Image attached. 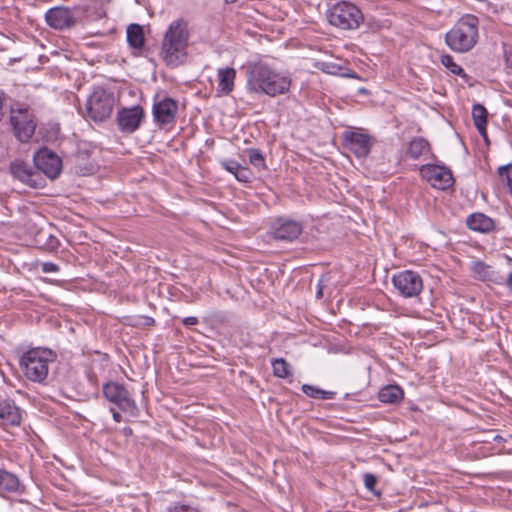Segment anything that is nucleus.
<instances>
[{"label":"nucleus","instance_id":"nucleus-1","mask_svg":"<svg viewBox=\"0 0 512 512\" xmlns=\"http://www.w3.org/2000/svg\"><path fill=\"white\" fill-rule=\"evenodd\" d=\"M246 87L250 92L276 97L290 90L291 79L264 62H255L247 67Z\"/></svg>","mask_w":512,"mask_h":512},{"label":"nucleus","instance_id":"nucleus-2","mask_svg":"<svg viewBox=\"0 0 512 512\" xmlns=\"http://www.w3.org/2000/svg\"><path fill=\"white\" fill-rule=\"evenodd\" d=\"M188 41L187 22L182 18L171 22L164 33L159 54L167 67L176 68L186 62Z\"/></svg>","mask_w":512,"mask_h":512},{"label":"nucleus","instance_id":"nucleus-3","mask_svg":"<svg viewBox=\"0 0 512 512\" xmlns=\"http://www.w3.org/2000/svg\"><path fill=\"white\" fill-rule=\"evenodd\" d=\"M479 19L472 14L462 16L445 35V42L457 53L470 51L478 40Z\"/></svg>","mask_w":512,"mask_h":512},{"label":"nucleus","instance_id":"nucleus-4","mask_svg":"<svg viewBox=\"0 0 512 512\" xmlns=\"http://www.w3.org/2000/svg\"><path fill=\"white\" fill-rule=\"evenodd\" d=\"M56 358L55 353L48 348H32L20 358V367L27 379L41 383L47 376L49 364Z\"/></svg>","mask_w":512,"mask_h":512},{"label":"nucleus","instance_id":"nucleus-5","mask_svg":"<svg viewBox=\"0 0 512 512\" xmlns=\"http://www.w3.org/2000/svg\"><path fill=\"white\" fill-rule=\"evenodd\" d=\"M328 22L342 30L359 28L364 20L361 10L353 3L341 1L334 4L327 12Z\"/></svg>","mask_w":512,"mask_h":512},{"label":"nucleus","instance_id":"nucleus-6","mask_svg":"<svg viewBox=\"0 0 512 512\" xmlns=\"http://www.w3.org/2000/svg\"><path fill=\"white\" fill-rule=\"evenodd\" d=\"M114 104V94L104 88L98 87L87 99V116L94 122H103L110 117Z\"/></svg>","mask_w":512,"mask_h":512},{"label":"nucleus","instance_id":"nucleus-7","mask_svg":"<svg viewBox=\"0 0 512 512\" xmlns=\"http://www.w3.org/2000/svg\"><path fill=\"white\" fill-rule=\"evenodd\" d=\"M10 123L16 138L26 143L35 133L36 120L28 106L17 104L10 109Z\"/></svg>","mask_w":512,"mask_h":512},{"label":"nucleus","instance_id":"nucleus-8","mask_svg":"<svg viewBox=\"0 0 512 512\" xmlns=\"http://www.w3.org/2000/svg\"><path fill=\"white\" fill-rule=\"evenodd\" d=\"M103 395L108 401L116 404L123 412L134 414L137 410L135 401L131 398L129 391L122 384L117 382H107L103 386Z\"/></svg>","mask_w":512,"mask_h":512},{"label":"nucleus","instance_id":"nucleus-9","mask_svg":"<svg viewBox=\"0 0 512 512\" xmlns=\"http://www.w3.org/2000/svg\"><path fill=\"white\" fill-rule=\"evenodd\" d=\"M392 283L398 292L404 297L419 295L423 289L421 276L414 271L404 270L393 275Z\"/></svg>","mask_w":512,"mask_h":512},{"label":"nucleus","instance_id":"nucleus-10","mask_svg":"<svg viewBox=\"0 0 512 512\" xmlns=\"http://www.w3.org/2000/svg\"><path fill=\"white\" fill-rule=\"evenodd\" d=\"M35 168L42 175H46L50 179L59 176L62 168L61 159L48 148H42L37 151L33 158Z\"/></svg>","mask_w":512,"mask_h":512},{"label":"nucleus","instance_id":"nucleus-11","mask_svg":"<svg viewBox=\"0 0 512 512\" xmlns=\"http://www.w3.org/2000/svg\"><path fill=\"white\" fill-rule=\"evenodd\" d=\"M76 10L77 7H52L45 13L46 23L55 30L70 29L74 27L78 21L75 17Z\"/></svg>","mask_w":512,"mask_h":512},{"label":"nucleus","instance_id":"nucleus-12","mask_svg":"<svg viewBox=\"0 0 512 512\" xmlns=\"http://www.w3.org/2000/svg\"><path fill=\"white\" fill-rule=\"evenodd\" d=\"M344 147L358 158H364L370 153L371 137L361 130H345L342 133Z\"/></svg>","mask_w":512,"mask_h":512},{"label":"nucleus","instance_id":"nucleus-13","mask_svg":"<svg viewBox=\"0 0 512 512\" xmlns=\"http://www.w3.org/2000/svg\"><path fill=\"white\" fill-rule=\"evenodd\" d=\"M420 173L434 188L445 190L453 185L452 172L444 166L425 164L420 167Z\"/></svg>","mask_w":512,"mask_h":512},{"label":"nucleus","instance_id":"nucleus-14","mask_svg":"<svg viewBox=\"0 0 512 512\" xmlns=\"http://www.w3.org/2000/svg\"><path fill=\"white\" fill-rule=\"evenodd\" d=\"M10 172L14 178L18 179L29 187L42 188L45 186V179L39 173V171L24 161L15 160L11 162Z\"/></svg>","mask_w":512,"mask_h":512},{"label":"nucleus","instance_id":"nucleus-15","mask_svg":"<svg viewBox=\"0 0 512 512\" xmlns=\"http://www.w3.org/2000/svg\"><path fill=\"white\" fill-rule=\"evenodd\" d=\"M302 233L300 222L280 217L274 220L270 226V234L275 240L291 242Z\"/></svg>","mask_w":512,"mask_h":512},{"label":"nucleus","instance_id":"nucleus-16","mask_svg":"<svg viewBox=\"0 0 512 512\" xmlns=\"http://www.w3.org/2000/svg\"><path fill=\"white\" fill-rule=\"evenodd\" d=\"M143 118L144 110L139 105L122 108L117 113L118 128L123 133H133L139 128Z\"/></svg>","mask_w":512,"mask_h":512},{"label":"nucleus","instance_id":"nucleus-17","mask_svg":"<svg viewBox=\"0 0 512 512\" xmlns=\"http://www.w3.org/2000/svg\"><path fill=\"white\" fill-rule=\"evenodd\" d=\"M177 112L178 102L171 97L155 102L152 107L154 121L159 126L172 124L175 121Z\"/></svg>","mask_w":512,"mask_h":512},{"label":"nucleus","instance_id":"nucleus-18","mask_svg":"<svg viewBox=\"0 0 512 512\" xmlns=\"http://www.w3.org/2000/svg\"><path fill=\"white\" fill-rule=\"evenodd\" d=\"M126 39L128 46L132 49V55L135 57L141 56L145 46L143 27L137 23L129 24L126 29Z\"/></svg>","mask_w":512,"mask_h":512},{"label":"nucleus","instance_id":"nucleus-19","mask_svg":"<svg viewBox=\"0 0 512 512\" xmlns=\"http://www.w3.org/2000/svg\"><path fill=\"white\" fill-rule=\"evenodd\" d=\"M0 419L5 426H19L22 420L21 410L13 400H0Z\"/></svg>","mask_w":512,"mask_h":512},{"label":"nucleus","instance_id":"nucleus-20","mask_svg":"<svg viewBox=\"0 0 512 512\" xmlns=\"http://www.w3.org/2000/svg\"><path fill=\"white\" fill-rule=\"evenodd\" d=\"M218 74L217 95L224 96L230 94L234 89L236 70L232 67L220 68Z\"/></svg>","mask_w":512,"mask_h":512},{"label":"nucleus","instance_id":"nucleus-21","mask_svg":"<svg viewBox=\"0 0 512 512\" xmlns=\"http://www.w3.org/2000/svg\"><path fill=\"white\" fill-rule=\"evenodd\" d=\"M466 225L470 230L489 233L495 229V224L492 218L483 213H473L466 219Z\"/></svg>","mask_w":512,"mask_h":512},{"label":"nucleus","instance_id":"nucleus-22","mask_svg":"<svg viewBox=\"0 0 512 512\" xmlns=\"http://www.w3.org/2000/svg\"><path fill=\"white\" fill-rule=\"evenodd\" d=\"M36 245L45 251L54 252L60 247L59 239L49 229L41 228L35 235Z\"/></svg>","mask_w":512,"mask_h":512},{"label":"nucleus","instance_id":"nucleus-23","mask_svg":"<svg viewBox=\"0 0 512 512\" xmlns=\"http://www.w3.org/2000/svg\"><path fill=\"white\" fill-rule=\"evenodd\" d=\"M404 398L403 389L396 384H389L382 387L378 392V399L382 403L399 404Z\"/></svg>","mask_w":512,"mask_h":512},{"label":"nucleus","instance_id":"nucleus-24","mask_svg":"<svg viewBox=\"0 0 512 512\" xmlns=\"http://www.w3.org/2000/svg\"><path fill=\"white\" fill-rule=\"evenodd\" d=\"M20 488L19 478L15 474L2 469L0 473V495L17 493L20 491Z\"/></svg>","mask_w":512,"mask_h":512},{"label":"nucleus","instance_id":"nucleus-25","mask_svg":"<svg viewBox=\"0 0 512 512\" xmlns=\"http://www.w3.org/2000/svg\"><path fill=\"white\" fill-rule=\"evenodd\" d=\"M472 118L474 121V125L476 129L478 130L479 134L483 136L484 138L487 137V118H488V112L486 108L481 104H474L472 107Z\"/></svg>","mask_w":512,"mask_h":512},{"label":"nucleus","instance_id":"nucleus-26","mask_svg":"<svg viewBox=\"0 0 512 512\" xmlns=\"http://www.w3.org/2000/svg\"><path fill=\"white\" fill-rule=\"evenodd\" d=\"M429 149L430 145L428 141L422 137H415L409 142L406 154L412 159H418L424 153L428 152Z\"/></svg>","mask_w":512,"mask_h":512},{"label":"nucleus","instance_id":"nucleus-27","mask_svg":"<svg viewBox=\"0 0 512 512\" xmlns=\"http://www.w3.org/2000/svg\"><path fill=\"white\" fill-rule=\"evenodd\" d=\"M301 389L305 395L314 399L332 400L336 396V392L334 391L323 390L310 384L302 385Z\"/></svg>","mask_w":512,"mask_h":512},{"label":"nucleus","instance_id":"nucleus-28","mask_svg":"<svg viewBox=\"0 0 512 512\" xmlns=\"http://www.w3.org/2000/svg\"><path fill=\"white\" fill-rule=\"evenodd\" d=\"M271 365L275 377L285 379L292 375L291 366L284 358L272 359Z\"/></svg>","mask_w":512,"mask_h":512},{"label":"nucleus","instance_id":"nucleus-29","mask_svg":"<svg viewBox=\"0 0 512 512\" xmlns=\"http://www.w3.org/2000/svg\"><path fill=\"white\" fill-rule=\"evenodd\" d=\"M472 271L482 281L492 280V276L495 273L491 266L480 260L472 263Z\"/></svg>","mask_w":512,"mask_h":512},{"label":"nucleus","instance_id":"nucleus-30","mask_svg":"<svg viewBox=\"0 0 512 512\" xmlns=\"http://www.w3.org/2000/svg\"><path fill=\"white\" fill-rule=\"evenodd\" d=\"M246 152L248 154L249 162L251 165H253L258 170L266 168L265 158L259 149L249 148L246 150Z\"/></svg>","mask_w":512,"mask_h":512},{"label":"nucleus","instance_id":"nucleus-31","mask_svg":"<svg viewBox=\"0 0 512 512\" xmlns=\"http://www.w3.org/2000/svg\"><path fill=\"white\" fill-rule=\"evenodd\" d=\"M441 63L451 73L458 75V76H462V77L467 76L466 73L464 72L463 68L460 67L457 63H455V61L451 55H448V54L442 55Z\"/></svg>","mask_w":512,"mask_h":512},{"label":"nucleus","instance_id":"nucleus-32","mask_svg":"<svg viewBox=\"0 0 512 512\" xmlns=\"http://www.w3.org/2000/svg\"><path fill=\"white\" fill-rule=\"evenodd\" d=\"M498 175L502 183H504L512 196V164H507L498 168Z\"/></svg>","mask_w":512,"mask_h":512},{"label":"nucleus","instance_id":"nucleus-33","mask_svg":"<svg viewBox=\"0 0 512 512\" xmlns=\"http://www.w3.org/2000/svg\"><path fill=\"white\" fill-rule=\"evenodd\" d=\"M235 178L239 182L248 183V182H250L252 180L253 173L250 170V168L241 165L240 168L238 169L237 173H236Z\"/></svg>","mask_w":512,"mask_h":512},{"label":"nucleus","instance_id":"nucleus-34","mask_svg":"<svg viewBox=\"0 0 512 512\" xmlns=\"http://www.w3.org/2000/svg\"><path fill=\"white\" fill-rule=\"evenodd\" d=\"M364 485L367 490L373 492L376 495H380V492L375 491V486L377 483V478L372 473H365L363 476Z\"/></svg>","mask_w":512,"mask_h":512},{"label":"nucleus","instance_id":"nucleus-35","mask_svg":"<svg viewBox=\"0 0 512 512\" xmlns=\"http://www.w3.org/2000/svg\"><path fill=\"white\" fill-rule=\"evenodd\" d=\"M220 165L223 169H225L229 173L233 174L234 176H236V173L241 166L236 160H232V159L222 160L220 162Z\"/></svg>","mask_w":512,"mask_h":512},{"label":"nucleus","instance_id":"nucleus-36","mask_svg":"<svg viewBox=\"0 0 512 512\" xmlns=\"http://www.w3.org/2000/svg\"><path fill=\"white\" fill-rule=\"evenodd\" d=\"M168 512H200L196 507L175 503L174 505L168 508Z\"/></svg>","mask_w":512,"mask_h":512},{"label":"nucleus","instance_id":"nucleus-37","mask_svg":"<svg viewBox=\"0 0 512 512\" xmlns=\"http://www.w3.org/2000/svg\"><path fill=\"white\" fill-rule=\"evenodd\" d=\"M60 270L59 266L53 262H44L41 265V271L43 273H55Z\"/></svg>","mask_w":512,"mask_h":512},{"label":"nucleus","instance_id":"nucleus-38","mask_svg":"<svg viewBox=\"0 0 512 512\" xmlns=\"http://www.w3.org/2000/svg\"><path fill=\"white\" fill-rule=\"evenodd\" d=\"M342 68L338 65H325V68H323V71L329 74L333 75H343V73L340 72Z\"/></svg>","mask_w":512,"mask_h":512},{"label":"nucleus","instance_id":"nucleus-39","mask_svg":"<svg viewBox=\"0 0 512 512\" xmlns=\"http://www.w3.org/2000/svg\"><path fill=\"white\" fill-rule=\"evenodd\" d=\"M498 284H504L509 293L512 295V271L507 275L506 279H504L502 282H497Z\"/></svg>","mask_w":512,"mask_h":512},{"label":"nucleus","instance_id":"nucleus-40","mask_svg":"<svg viewBox=\"0 0 512 512\" xmlns=\"http://www.w3.org/2000/svg\"><path fill=\"white\" fill-rule=\"evenodd\" d=\"M182 323L185 326H193V325H196L198 323V318L194 317V316H189V317L184 318Z\"/></svg>","mask_w":512,"mask_h":512},{"label":"nucleus","instance_id":"nucleus-41","mask_svg":"<svg viewBox=\"0 0 512 512\" xmlns=\"http://www.w3.org/2000/svg\"><path fill=\"white\" fill-rule=\"evenodd\" d=\"M113 420L117 423L122 421V415L117 412L115 409H111Z\"/></svg>","mask_w":512,"mask_h":512},{"label":"nucleus","instance_id":"nucleus-42","mask_svg":"<svg viewBox=\"0 0 512 512\" xmlns=\"http://www.w3.org/2000/svg\"><path fill=\"white\" fill-rule=\"evenodd\" d=\"M142 319L144 320L145 326H152L155 324L154 318H152L150 316H143Z\"/></svg>","mask_w":512,"mask_h":512},{"label":"nucleus","instance_id":"nucleus-43","mask_svg":"<svg viewBox=\"0 0 512 512\" xmlns=\"http://www.w3.org/2000/svg\"><path fill=\"white\" fill-rule=\"evenodd\" d=\"M4 100H5V94H4V92H0V120H1V119H2V117H3V111H2V108H3Z\"/></svg>","mask_w":512,"mask_h":512},{"label":"nucleus","instance_id":"nucleus-44","mask_svg":"<svg viewBox=\"0 0 512 512\" xmlns=\"http://www.w3.org/2000/svg\"><path fill=\"white\" fill-rule=\"evenodd\" d=\"M322 296H323L322 286L320 284H318V290H317V293H316V297L317 298H322Z\"/></svg>","mask_w":512,"mask_h":512}]
</instances>
